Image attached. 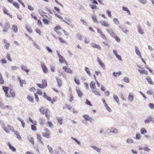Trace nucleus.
I'll list each match as a JSON object with an SVG mask.
<instances>
[{
	"mask_svg": "<svg viewBox=\"0 0 154 154\" xmlns=\"http://www.w3.org/2000/svg\"><path fill=\"white\" fill-rule=\"evenodd\" d=\"M1 125L4 131L6 133H7L8 134L9 133V131L8 129L12 132H14V128L12 126H11L9 125H8L7 127L5 125L3 122L1 123Z\"/></svg>",
	"mask_w": 154,
	"mask_h": 154,
	"instance_id": "f257e3e1",
	"label": "nucleus"
},
{
	"mask_svg": "<svg viewBox=\"0 0 154 154\" xmlns=\"http://www.w3.org/2000/svg\"><path fill=\"white\" fill-rule=\"evenodd\" d=\"M10 25L8 22H6L3 27V32H6L9 29Z\"/></svg>",
	"mask_w": 154,
	"mask_h": 154,
	"instance_id": "f03ea898",
	"label": "nucleus"
},
{
	"mask_svg": "<svg viewBox=\"0 0 154 154\" xmlns=\"http://www.w3.org/2000/svg\"><path fill=\"white\" fill-rule=\"evenodd\" d=\"M106 30L109 35L113 38L116 35L112 29H106Z\"/></svg>",
	"mask_w": 154,
	"mask_h": 154,
	"instance_id": "7ed1b4c3",
	"label": "nucleus"
},
{
	"mask_svg": "<svg viewBox=\"0 0 154 154\" xmlns=\"http://www.w3.org/2000/svg\"><path fill=\"white\" fill-rule=\"evenodd\" d=\"M5 93V95L6 97H10L11 96L10 94L8 93V90L9 88L8 87H5L4 86L2 87Z\"/></svg>",
	"mask_w": 154,
	"mask_h": 154,
	"instance_id": "20e7f679",
	"label": "nucleus"
},
{
	"mask_svg": "<svg viewBox=\"0 0 154 154\" xmlns=\"http://www.w3.org/2000/svg\"><path fill=\"white\" fill-rule=\"evenodd\" d=\"M138 66L140 68V69H138V70L141 74L143 75L145 74L146 75L148 74V72L147 71L144 70L140 66Z\"/></svg>",
	"mask_w": 154,
	"mask_h": 154,
	"instance_id": "39448f33",
	"label": "nucleus"
},
{
	"mask_svg": "<svg viewBox=\"0 0 154 154\" xmlns=\"http://www.w3.org/2000/svg\"><path fill=\"white\" fill-rule=\"evenodd\" d=\"M39 13L40 14L41 16L44 18H45L46 17H47V16L46 15V14L42 9H41L38 10Z\"/></svg>",
	"mask_w": 154,
	"mask_h": 154,
	"instance_id": "423d86ee",
	"label": "nucleus"
},
{
	"mask_svg": "<svg viewBox=\"0 0 154 154\" xmlns=\"http://www.w3.org/2000/svg\"><path fill=\"white\" fill-rule=\"evenodd\" d=\"M83 117L85 119L86 121H90V122H92L93 121V119L90 117L87 114L84 115L83 116Z\"/></svg>",
	"mask_w": 154,
	"mask_h": 154,
	"instance_id": "0eeeda50",
	"label": "nucleus"
},
{
	"mask_svg": "<svg viewBox=\"0 0 154 154\" xmlns=\"http://www.w3.org/2000/svg\"><path fill=\"white\" fill-rule=\"evenodd\" d=\"M100 23L101 25L105 27H109L110 26L108 22L104 20H101L100 22Z\"/></svg>",
	"mask_w": 154,
	"mask_h": 154,
	"instance_id": "6e6552de",
	"label": "nucleus"
},
{
	"mask_svg": "<svg viewBox=\"0 0 154 154\" xmlns=\"http://www.w3.org/2000/svg\"><path fill=\"white\" fill-rule=\"evenodd\" d=\"M138 31L139 33L141 35H143L144 34L143 29L141 25H137Z\"/></svg>",
	"mask_w": 154,
	"mask_h": 154,
	"instance_id": "1a4fd4ad",
	"label": "nucleus"
},
{
	"mask_svg": "<svg viewBox=\"0 0 154 154\" xmlns=\"http://www.w3.org/2000/svg\"><path fill=\"white\" fill-rule=\"evenodd\" d=\"M91 46L94 48H96L99 50L101 49V47L98 45L95 44L94 42H92L91 43Z\"/></svg>",
	"mask_w": 154,
	"mask_h": 154,
	"instance_id": "9d476101",
	"label": "nucleus"
},
{
	"mask_svg": "<svg viewBox=\"0 0 154 154\" xmlns=\"http://www.w3.org/2000/svg\"><path fill=\"white\" fill-rule=\"evenodd\" d=\"M57 55L59 57V62L60 63H63V62H64V61L65 60L64 59L63 57L58 53V51H57Z\"/></svg>",
	"mask_w": 154,
	"mask_h": 154,
	"instance_id": "9b49d317",
	"label": "nucleus"
},
{
	"mask_svg": "<svg viewBox=\"0 0 154 154\" xmlns=\"http://www.w3.org/2000/svg\"><path fill=\"white\" fill-rule=\"evenodd\" d=\"M128 100L131 102H133L134 100V97L132 93H130L128 94Z\"/></svg>",
	"mask_w": 154,
	"mask_h": 154,
	"instance_id": "f8f14e48",
	"label": "nucleus"
},
{
	"mask_svg": "<svg viewBox=\"0 0 154 154\" xmlns=\"http://www.w3.org/2000/svg\"><path fill=\"white\" fill-rule=\"evenodd\" d=\"M41 67L42 69L43 72L45 73H47L48 72V69L44 63H42L41 65Z\"/></svg>",
	"mask_w": 154,
	"mask_h": 154,
	"instance_id": "ddd939ff",
	"label": "nucleus"
},
{
	"mask_svg": "<svg viewBox=\"0 0 154 154\" xmlns=\"http://www.w3.org/2000/svg\"><path fill=\"white\" fill-rule=\"evenodd\" d=\"M65 20L63 19V21L66 23L67 24L70 25V23H72V20L69 18H65Z\"/></svg>",
	"mask_w": 154,
	"mask_h": 154,
	"instance_id": "4468645a",
	"label": "nucleus"
},
{
	"mask_svg": "<svg viewBox=\"0 0 154 154\" xmlns=\"http://www.w3.org/2000/svg\"><path fill=\"white\" fill-rule=\"evenodd\" d=\"M153 118L152 116H148L146 119L144 121V122L145 124H147L149 123L150 122H152V121Z\"/></svg>",
	"mask_w": 154,
	"mask_h": 154,
	"instance_id": "2eb2a0df",
	"label": "nucleus"
},
{
	"mask_svg": "<svg viewBox=\"0 0 154 154\" xmlns=\"http://www.w3.org/2000/svg\"><path fill=\"white\" fill-rule=\"evenodd\" d=\"M97 61L99 63L100 66L103 69L105 68V65L102 62L101 60L99 59V57L97 58Z\"/></svg>",
	"mask_w": 154,
	"mask_h": 154,
	"instance_id": "dca6fc26",
	"label": "nucleus"
},
{
	"mask_svg": "<svg viewBox=\"0 0 154 154\" xmlns=\"http://www.w3.org/2000/svg\"><path fill=\"white\" fill-rule=\"evenodd\" d=\"M63 69L66 72L71 73L72 72V70L69 69V68H68L66 66L63 67Z\"/></svg>",
	"mask_w": 154,
	"mask_h": 154,
	"instance_id": "f3484780",
	"label": "nucleus"
},
{
	"mask_svg": "<svg viewBox=\"0 0 154 154\" xmlns=\"http://www.w3.org/2000/svg\"><path fill=\"white\" fill-rule=\"evenodd\" d=\"M135 51L136 54L139 56L140 58H141L140 52L137 47H135Z\"/></svg>",
	"mask_w": 154,
	"mask_h": 154,
	"instance_id": "a211bd4d",
	"label": "nucleus"
},
{
	"mask_svg": "<svg viewBox=\"0 0 154 154\" xmlns=\"http://www.w3.org/2000/svg\"><path fill=\"white\" fill-rule=\"evenodd\" d=\"M26 66L23 65H22L21 66V68L22 70V71H25L27 73V74H28V73L29 72V70L28 69H26Z\"/></svg>",
	"mask_w": 154,
	"mask_h": 154,
	"instance_id": "6ab92c4d",
	"label": "nucleus"
},
{
	"mask_svg": "<svg viewBox=\"0 0 154 154\" xmlns=\"http://www.w3.org/2000/svg\"><path fill=\"white\" fill-rule=\"evenodd\" d=\"M109 131H110L109 133H112L116 134L118 133L117 130L116 128H112L110 130H109Z\"/></svg>",
	"mask_w": 154,
	"mask_h": 154,
	"instance_id": "aec40b11",
	"label": "nucleus"
},
{
	"mask_svg": "<svg viewBox=\"0 0 154 154\" xmlns=\"http://www.w3.org/2000/svg\"><path fill=\"white\" fill-rule=\"evenodd\" d=\"M122 9L123 10L125 11H126L127 14L129 15H131V13L130 11L128 8H127L125 7H122Z\"/></svg>",
	"mask_w": 154,
	"mask_h": 154,
	"instance_id": "412c9836",
	"label": "nucleus"
},
{
	"mask_svg": "<svg viewBox=\"0 0 154 154\" xmlns=\"http://www.w3.org/2000/svg\"><path fill=\"white\" fill-rule=\"evenodd\" d=\"M12 30L14 33H17L18 31V29L17 26L14 25H13L12 27Z\"/></svg>",
	"mask_w": 154,
	"mask_h": 154,
	"instance_id": "4be33fe9",
	"label": "nucleus"
},
{
	"mask_svg": "<svg viewBox=\"0 0 154 154\" xmlns=\"http://www.w3.org/2000/svg\"><path fill=\"white\" fill-rule=\"evenodd\" d=\"M56 79H57V86L59 87H60L62 85V80L59 79L57 77L56 78Z\"/></svg>",
	"mask_w": 154,
	"mask_h": 154,
	"instance_id": "5701e85b",
	"label": "nucleus"
},
{
	"mask_svg": "<svg viewBox=\"0 0 154 154\" xmlns=\"http://www.w3.org/2000/svg\"><path fill=\"white\" fill-rule=\"evenodd\" d=\"M28 139L32 144L33 145L34 144V142L33 137L31 136H28Z\"/></svg>",
	"mask_w": 154,
	"mask_h": 154,
	"instance_id": "b1692460",
	"label": "nucleus"
},
{
	"mask_svg": "<svg viewBox=\"0 0 154 154\" xmlns=\"http://www.w3.org/2000/svg\"><path fill=\"white\" fill-rule=\"evenodd\" d=\"M91 91L96 95H97L99 96L101 95L100 92L97 91L96 88L93 90H92Z\"/></svg>",
	"mask_w": 154,
	"mask_h": 154,
	"instance_id": "393cba45",
	"label": "nucleus"
},
{
	"mask_svg": "<svg viewBox=\"0 0 154 154\" xmlns=\"http://www.w3.org/2000/svg\"><path fill=\"white\" fill-rule=\"evenodd\" d=\"M17 119L21 122L22 127L24 128L25 126V124L24 121L20 118L19 117L17 118Z\"/></svg>",
	"mask_w": 154,
	"mask_h": 154,
	"instance_id": "a878e982",
	"label": "nucleus"
},
{
	"mask_svg": "<svg viewBox=\"0 0 154 154\" xmlns=\"http://www.w3.org/2000/svg\"><path fill=\"white\" fill-rule=\"evenodd\" d=\"M39 110L41 113L43 114H44L45 113L47 112L48 110L47 109H45L43 107H42Z\"/></svg>",
	"mask_w": 154,
	"mask_h": 154,
	"instance_id": "bb28decb",
	"label": "nucleus"
},
{
	"mask_svg": "<svg viewBox=\"0 0 154 154\" xmlns=\"http://www.w3.org/2000/svg\"><path fill=\"white\" fill-rule=\"evenodd\" d=\"M76 92L78 95L79 97L81 98L82 96L83 95V94L81 91L79 89H76Z\"/></svg>",
	"mask_w": 154,
	"mask_h": 154,
	"instance_id": "cd10ccee",
	"label": "nucleus"
},
{
	"mask_svg": "<svg viewBox=\"0 0 154 154\" xmlns=\"http://www.w3.org/2000/svg\"><path fill=\"white\" fill-rule=\"evenodd\" d=\"M90 88L92 89V90L94 89L95 88V83L94 82H91L90 84Z\"/></svg>",
	"mask_w": 154,
	"mask_h": 154,
	"instance_id": "c85d7f7f",
	"label": "nucleus"
},
{
	"mask_svg": "<svg viewBox=\"0 0 154 154\" xmlns=\"http://www.w3.org/2000/svg\"><path fill=\"white\" fill-rule=\"evenodd\" d=\"M126 143L128 144L132 143H134V141L131 138H128L126 140Z\"/></svg>",
	"mask_w": 154,
	"mask_h": 154,
	"instance_id": "c756f323",
	"label": "nucleus"
},
{
	"mask_svg": "<svg viewBox=\"0 0 154 154\" xmlns=\"http://www.w3.org/2000/svg\"><path fill=\"white\" fill-rule=\"evenodd\" d=\"M43 96L44 98L46 99L47 100H48L50 101H51V98L50 97H49L48 96H47V95L46 93H44Z\"/></svg>",
	"mask_w": 154,
	"mask_h": 154,
	"instance_id": "7c9ffc66",
	"label": "nucleus"
},
{
	"mask_svg": "<svg viewBox=\"0 0 154 154\" xmlns=\"http://www.w3.org/2000/svg\"><path fill=\"white\" fill-rule=\"evenodd\" d=\"M91 147L94 149L95 150H96L97 152L99 153L100 152V151L101 150V149H100L98 148L95 146H91Z\"/></svg>",
	"mask_w": 154,
	"mask_h": 154,
	"instance_id": "2f4dec72",
	"label": "nucleus"
},
{
	"mask_svg": "<svg viewBox=\"0 0 154 154\" xmlns=\"http://www.w3.org/2000/svg\"><path fill=\"white\" fill-rule=\"evenodd\" d=\"M85 70L86 73L89 75H91V74L90 70L89 69L86 67H85Z\"/></svg>",
	"mask_w": 154,
	"mask_h": 154,
	"instance_id": "473e14b6",
	"label": "nucleus"
},
{
	"mask_svg": "<svg viewBox=\"0 0 154 154\" xmlns=\"http://www.w3.org/2000/svg\"><path fill=\"white\" fill-rule=\"evenodd\" d=\"M8 145L10 149L13 152H14L16 151V149L12 146L9 143H8Z\"/></svg>",
	"mask_w": 154,
	"mask_h": 154,
	"instance_id": "72a5a7b5",
	"label": "nucleus"
},
{
	"mask_svg": "<svg viewBox=\"0 0 154 154\" xmlns=\"http://www.w3.org/2000/svg\"><path fill=\"white\" fill-rule=\"evenodd\" d=\"M37 138L38 140H39L40 142L42 143V145H44V143L43 141L42 140V137L40 136V135L39 134H37Z\"/></svg>",
	"mask_w": 154,
	"mask_h": 154,
	"instance_id": "f704fd0d",
	"label": "nucleus"
},
{
	"mask_svg": "<svg viewBox=\"0 0 154 154\" xmlns=\"http://www.w3.org/2000/svg\"><path fill=\"white\" fill-rule=\"evenodd\" d=\"M122 74L121 72H119L116 73L115 72H113V75L116 77L119 76Z\"/></svg>",
	"mask_w": 154,
	"mask_h": 154,
	"instance_id": "c9c22d12",
	"label": "nucleus"
},
{
	"mask_svg": "<svg viewBox=\"0 0 154 154\" xmlns=\"http://www.w3.org/2000/svg\"><path fill=\"white\" fill-rule=\"evenodd\" d=\"M140 133L142 134H144L147 133V131L144 128H143L140 129Z\"/></svg>",
	"mask_w": 154,
	"mask_h": 154,
	"instance_id": "e433bc0d",
	"label": "nucleus"
},
{
	"mask_svg": "<svg viewBox=\"0 0 154 154\" xmlns=\"http://www.w3.org/2000/svg\"><path fill=\"white\" fill-rule=\"evenodd\" d=\"M39 122L41 125H42L44 123V120L42 118L40 117L39 119Z\"/></svg>",
	"mask_w": 154,
	"mask_h": 154,
	"instance_id": "4c0bfd02",
	"label": "nucleus"
},
{
	"mask_svg": "<svg viewBox=\"0 0 154 154\" xmlns=\"http://www.w3.org/2000/svg\"><path fill=\"white\" fill-rule=\"evenodd\" d=\"M42 135L43 136L47 138H49L50 137V135L48 133H43Z\"/></svg>",
	"mask_w": 154,
	"mask_h": 154,
	"instance_id": "58836bf2",
	"label": "nucleus"
},
{
	"mask_svg": "<svg viewBox=\"0 0 154 154\" xmlns=\"http://www.w3.org/2000/svg\"><path fill=\"white\" fill-rule=\"evenodd\" d=\"M119 27L120 28L122 31L125 33H126L129 32V30H126L124 28L120 26H119Z\"/></svg>",
	"mask_w": 154,
	"mask_h": 154,
	"instance_id": "ea45409f",
	"label": "nucleus"
},
{
	"mask_svg": "<svg viewBox=\"0 0 154 154\" xmlns=\"http://www.w3.org/2000/svg\"><path fill=\"white\" fill-rule=\"evenodd\" d=\"M113 22L116 25H118L119 24V23L118 19L117 18H114L113 20Z\"/></svg>",
	"mask_w": 154,
	"mask_h": 154,
	"instance_id": "a19ab883",
	"label": "nucleus"
},
{
	"mask_svg": "<svg viewBox=\"0 0 154 154\" xmlns=\"http://www.w3.org/2000/svg\"><path fill=\"white\" fill-rule=\"evenodd\" d=\"M27 98L28 99V100L31 103H33L34 102L33 98L32 97L30 96H28L27 97Z\"/></svg>",
	"mask_w": 154,
	"mask_h": 154,
	"instance_id": "79ce46f5",
	"label": "nucleus"
},
{
	"mask_svg": "<svg viewBox=\"0 0 154 154\" xmlns=\"http://www.w3.org/2000/svg\"><path fill=\"white\" fill-rule=\"evenodd\" d=\"M4 82L2 75L0 73V84H3L4 83Z\"/></svg>",
	"mask_w": 154,
	"mask_h": 154,
	"instance_id": "37998d69",
	"label": "nucleus"
},
{
	"mask_svg": "<svg viewBox=\"0 0 154 154\" xmlns=\"http://www.w3.org/2000/svg\"><path fill=\"white\" fill-rule=\"evenodd\" d=\"M47 147L50 153L51 154H53V151L52 148L48 145Z\"/></svg>",
	"mask_w": 154,
	"mask_h": 154,
	"instance_id": "c03bdc74",
	"label": "nucleus"
},
{
	"mask_svg": "<svg viewBox=\"0 0 154 154\" xmlns=\"http://www.w3.org/2000/svg\"><path fill=\"white\" fill-rule=\"evenodd\" d=\"M9 93L11 95L12 97H15V94L12 90H10L9 91Z\"/></svg>",
	"mask_w": 154,
	"mask_h": 154,
	"instance_id": "a18cd8bd",
	"label": "nucleus"
},
{
	"mask_svg": "<svg viewBox=\"0 0 154 154\" xmlns=\"http://www.w3.org/2000/svg\"><path fill=\"white\" fill-rule=\"evenodd\" d=\"M92 19L93 20L95 23H98V21L96 16L95 15L92 16Z\"/></svg>",
	"mask_w": 154,
	"mask_h": 154,
	"instance_id": "49530a36",
	"label": "nucleus"
},
{
	"mask_svg": "<svg viewBox=\"0 0 154 154\" xmlns=\"http://www.w3.org/2000/svg\"><path fill=\"white\" fill-rule=\"evenodd\" d=\"M146 80L148 81V83L151 85H154V82H153L151 79L149 78H148L146 79Z\"/></svg>",
	"mask_w": 154,
	"mask_h": 154,
	"instance_id": "de8ad7c7",
	"label": "nucleus"
},
{
	"mask_svg": "<svg viewBox=\"0 0 154 154\" xmlns=\"http://www.w3.org/2000/svg\"><path fill=\"white\" fill-rule=\"evenodd\" d=\"M59 123L61 125L62 123V119L61 117H57V118Z\"/></svg>",
	"mask_w": 154,
	"mask_h": 154,
	"instance_id": "09e8293b",
	"label": "nucleus"
},
{
	"mask_svg": "<svg viewBox=\"0 0 154 154\" xmlns=\"http://www.w3.org/2000/svg\"><path fill=\"white\" fill-rule=\"evenodd\" d=\"M80 21L81 23L83 24L85 26H88V24L83 19H81Z\"/></svg>",
	"mask_w": 154,
	"mask_h": 154,
	"instance_id": "8fccbe9b",
	"label": "nucleus"
},
{
	"mask_svg": "<svg viewBox=\"0 0 154 154\" xmlns=\"http://www.w3.org/2000/svg\"><path fill=\"white\" fill-rule=\"evenodd\" d=\"M113 38L115 39L116 41L118 42H120V39L119 37L116 36V35Z\"/></svg>",
	"mask_w": 154,
	"mask_h": 154,
	"instance_id": "3c124183",
	"label": "nucleus"
},
{
	"mask_svg": "<svg viewBox=\"0 0 154 154\" xmlns=\"http://www.w3.org/2000/svg\"><path fill=\"white\" fill-rule=\"evenodd\" d=\"M71 138L73 140H74L78 144H80V142L78 140H77L76 138L72 137H71Z\"/></svg>",
	"mask_w": 154,
	"mask_h": 154,
	"instance_id": "603ef678",
	"label": "nucleus"
},
{
	"mask_svg": "<svg viewBox=\"0 0 154 154\" xmlns=\"http://www.w3.org/2000/svg\"><path fill=\"white\" fill-rule=\"evenodd\" d=\"M13 4L14 6L17 9H19V4L17 2H14L13 3Z\"/></svg>",
	"mask_w": 154,
	"mask_h": 154,
	"instance_id": "864d4df0",
	"label": "nucleus"
},
{
	"mask_svg": "<svg viewBox=\"0 0 154 154\" xmlns=\"http://www.w3.org/2000/svg\"><path fill=\"white\" fill-rule=\"evenodd\" d=\"M11 69L13 71L17 70V69H19V68L18 66H11Z\"/></svg>",
	"mask_w": 154,
	"mask_h": 154,
	"instance_id": "5fc2aeb1",
	"label": "nucleus"
},
{
	"mask_svg": "<svg viewBox=\"0 0 154 154\" xmlns=\"http://www.w3.org/2000/svg\"><path fill=\"white\" fill-rule=\"evenodd\" d=\"M26 82L24 80H22L21 82H20V86L21 87H22L23 86V84H26Z\"/></svg>",
	"mask_w": 154,
	"mask_h": 154,
	"instance_id": "6e6d98bb",
	"label": "nucleus"
},
{
	"mask_svg": "<svg viewBox=\"0 0 154 154\" xmlns=\"http://www.w3.org/2000/svg\"><path fill=\"white\" fill-rule=\"evenodd\" d=\"M47 125H48V126L50 127H51V128H52L53 126V124L52 123L49 121H48V122H47Z\"/></svg>",
	"mask_w": 154,
	"mask_h": 154,
	"instance_id": "4d7b16f0",
	"label": "nucleus"
},
{
	"mask_svg": "<svg viewBox=\"0 0 154 154\" xmlns=\"http://www.w3.org/2000/svg\"><path fill=\"white\" fill-rule=\"evenodd\" d=\"M33 147L34 149H35L36 151L37 152H38V153H39V150L37 146L33 145Z\"/></svg>",
	"mask_w": 154,
	"mask_h": 154,
	"instance_id": "13d9d810",
	"label": "nucleus"
},
{
	"mask_svg": "<svg viewBox=\"0 0 154 154\" xmlns=\"http://www.w3.org/2000/svg\"><path fill=\"white\" fill-rule=\"evenodd\" d=\"M42 20L43 23L46 25H47L49 23L48 20L47 19H45V18H43Z\"/></svg>",
	"mask_w": 154,
	"mask_h": 154,
	"instance_id": "bf43d9fd",
	"label": "nucleus"
},
{
	"mask_svg": "<svg viewBox=\"0 0 154 154\" xmlns=\"http://www.w3.org/2000/svg\"><path fill=\"white\" fill-rule=\"evenodd\" d=\"M113 98L114 99V100L116 101V102L118 103L119 102V99L117 96L116 95H114Z\"/></svg>",
	"mask_w": 154,
	"mask_h": 154,
	"instance_id": "052dcab7",
	"label": "nucleus"
},
{
	"mask_svg": "<svg viewBox=\"0 0 154 154\" xmlns=\"http://www.w3.org/2000/svg\"><path fill=\"white\" fill-rule=\"evenodd\" d=\"M42 85L45 87H46L47 86V82L45 80H42Z\"/></svg>",
	"mask_w": 154,
	"mask_h": 154,
	"instance_id": "680f3d73",
	"label": "nucleus"
},
{
	"mask_svg": "<svg viewBox=\"0 0 154 154\" xmlns=\"http://www.w3.org/2000/svg\"><path fill=\"white\" fill-rule=\"evenodd\" d=\"M70 98L69 99V101L70 102H72L73 101V99L72 96V94L71 93H70Z\"/></svg>",
	"mask_w": 154,
	"mask_h": 154,
	"instance_id": "e2e57ef3",
	"label": "nucleus"
},
{
	"mask_svg": "<svg viewBox=\"0 0 154 154\" xmlns=\"http://www.w3.org/2000/svg\"><path fill=\"white\" fill-rule=\"evenodd\" d=\"M149 106L150 109H154V105L151 103H150L149 104Z\"/></svg>",
	"mask_w": 154,
	"mask_h": 154,
	"instance_id": "0e129e2a",
	"label": "nucleus"
},
{
	"mask_svg": "<svg viewBox=\"0 0 154 154\" xmlns=\"http://www.w3.org/2000/svg\"><path fill=\"white\" fill-rule=\"evenodd\" d=\"M46 48L49 53L51 54L52 53V51L49 47L47 46L46 47Z\"/></svg>",
	"mask_w": 154,
	"mask_h": 154,
	"instance_id": "69168bd1",
	"label": "nucleus"
},
{
	"mask_svg": "<svg viewBox=\"0 0 154 154\" xmlns=\"http://www.w3.org/2000/svg\"><path fill=\"white\" fill-rule=\"evenodd\" d=\"M59 41L62 43H66V42L61 37H59L58 38Z\"/></svg>",
	"mask_w": 154,
	"mask_h": 154,
	"instance_id": "338daca9",
	"label": "nucleus"
},
{
	"mask_svg": "<svg viewBox=\"0 0 154 154\" xmlns=\"http://www.w3.org/2000/svg\"><path fill=\"white\" fill-rule=\"evenodd\" d=\"M84 42L86 44H88L89 42V39H88L86 37H85L84 38Z\"/></svg>",
	"mask_w": 154,
	"mask_h": 154,
	"instance_id": "774afa93",
	"label": "nucleus"
}]
</instances>
